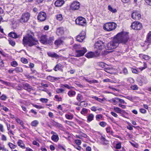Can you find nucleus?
Wrapping results in <instances>:
<instances>
[{
  "label": "nucleus",
  "instance_id": "obj_22",
  "mask_svg": "<svg viewBox=\"0 0 151 151\" xmlns=\"http://www.w3.org/2000/svg\"><path fill=\"white\" fill-rule=\"evenodd\" d=\"M62 65L60 63L57 64L54 68V70L55 71H57L58 70H61L62 69Z\"/></svg>",
  "mask_w": 151,
  "mask_h": 151
},
{
  "label": "nucleus",
  "instance_id": "obj_8",
  "mask_svg": "<svg viewBox=\"0 0 151 151\" xmlns=\"http://www.w3.org/2000/svg\"><path fill=\"white\" fill-rule=\"evenodd\" d=\"M131 27L134 29L139 30L142 28V25L138 22H134L132 24Z\"/></svg>",
  "mask_w": 151,
  "mask_h": 151
},
{
  "label": "nucleus",
  "instance_id": "obj_43",
  "mask_svg": "<svg viewBox=\"0 0 151 151\" xmlns=\"http://www.w3.org/2000/svg\"><path fill=\"white\" fill-rule=\"evenodd\" d=\"M86 81L87 82L89 83H98V81L95 79L92 80H87Z\"/></svg>",
  "mask_w": 151,
  "mask_h": 151
},
{
  "label": "nucleus",
  "instance_id": "obj_53",
  "mask_svg": "<svg viewBox=\"0 0 151 151\" xmlns=\"http://www.w3.org/2000/svg\"><path fill=\"white\" fill-rule=\"evenodd\" d=\"M100 139L101 141L104 143H106L107 142L106 139L103 136H101Z\"/></svg>",
  "mask_w": 151,
  "mask_h": 151
},
{
  "label": "nucleus",
  "instance_id": "obj_49",
  "mask_svg": "<svg viewBox=\"0 0 151 151\" xmlns=\"http://www.w3.org/2000/svg\"><path fill=\"white\" fill-rule=\"evenodd\" d=\"M119 102L122 104H126L124 100L122 99H121L118 97H116V99Z\"/></svg>",
  "mask_w": 151,
  "mask_h": 151
},
{
  "label": "nucleus",
  "instance_id": "obj_20",
  "mask_svg": "<svg viewBox=\"0 0 151 151\" xmlns=\"http://www.w3.org/2000/svg\"><path fill=\"white\" fill-rule=\"evenodd\" d=\"M148 82L147 79L144 77H143L141 78V79L139 81V83L141 84V85H142L143 83L146 84Z\"/></svg>",
  "mask_w": 151,
  "mask_h": 151
},
{
  "label": "nucleus",
  "instance_id": "obj_55",
  "mask_svg": "<svg viewBox=\"0 0 151 151\" xmlns=\"http://www.w3.org/2000/svg\"><path fill=\"white\" fill-rule=\"evenodd\" d=\"M55 99H58L57 101H62V98L61 97H59L57 95H56L55 96Z\"/></svg>",
  "mask_w": 151,
  "mask_h": 151
},
{
  "label": "nucleus",
  "instance_id": "obj_4",
  "mask_svg": "<svg viewBox=\"0 0 151 151\" xmlns=\"http://www.w3.org/2000/svg\"><path fill=\"white\" fill-rule=\"evenodd\" d=\"M117 27V24L114 22H109L105 23L103 25V29L106 31L110 32L115 29Z\"/></svg>",
  "mask_w": 151,
  "mask_h": 151
},
{
  "label": "nucleus",
  "instance_id": "obj_54",
  "mask_svg": "<svg viewBox=\"0 0 151 151\" xmlns=\"http://www.w3.org/2000/svg\"><path fill=\"white\" fill-rule=\"evenodd\" d=\"M40 101L43 103H47L48 101V99L45 98H41L40 100Z\"/></svg>",
  "mask_w": 151,
  "mask_h": 151
},
{
  "label": "nucleus",
  "instance_id": "obj_23",
  "mask_svg": "<svg viewBox=\"0 0 151 151\" xmlns=\"http://www.w3.org/2000/svg\"><path fill=\"white\" fill-rule=\"evenodd\" d=\"M47 54L49 56L52 57L58 58L59 57L58 55L55 53H51V52H49L47 53Z\"/></svg>",
  "mask_w": 151,
  "mask_h": 151
},
{
  "label": "nucleus",
  "instance_id": "obj_26",
  "mask_svg": "<svg viewBox=\"0 0 151 151\" xmlns=\"http://www.w3.org/2000/svg\"><path fill=\"white\" fill-rule=\"evenodd\" d=\"M76 92L75 91L72 90H70L68 93V96L70 97H72L74 96L76 94Z\"/></svg>",
  "mask_w": 151,
  "mask_h": 151
},
{
  "label": "nucleus",
  "instance_id": "obj_28",
  "mask_svg": "<svg viewBox=\"0 0 151 151\" xmlns=\"http://www.w3.org/2000/svg\"><path fill=\"white\" fill-rule=\"evenodd\" d=\"M139 56L140 57L146 60H149L150 59V57L148 55L140 54Z\"/></svg>",
  "mask_w": 151,
  "mask_h": 151
},
{
  "label": "nucleus",
  "instance_id": "obj_7",
  "mask_svg": "<svg viewBox=\"0 0 151 151\" xmlns=\"http://www.w3.org/2000/svg\"><path fill=\"white\" fill-rule=\"evenodd\" d=\"M47 17L46 13L44 12H40L37 16V19L40 22H42L45 21Z\"/></svg>",
  "mask_w": 151,
  "mask_h": 151
},
{
  "label": "nucleus",
  "instance_id": "obj_47",
  "mask_svg": "<svg viewBox=\"0 0 151 151\" xmlns=\"http://www.w3.org/2000/svg\"><path fill=\"white\" fill-rule=\"evenodd\" d=\"M127 81L128 83H133L134 82V80L133 79L131 78H129L127 80Z\"/></svg>",
  "mask_w": 151,
  "mask_h": 151
},
{
  "label": "nucleus",
  "instance_id": "obj_52",
  "mask_svg": "<svg viewBox=\"0 0 151 151\" xmlns=\"http://www.w3.org/2000/svg\"><path fill=\"white\" fill-rule=\"evenodd\" d=\"M121 143L119 142L116 145V148L117 149H119L121 148Z\"/></svg>",
  "mask_w": 151,
  "mask_h": 151
},
{
  "label": "nucleus",
  "instance_id": "obj_39",
  "mask_svg": "<svg viewBox=\"0 0 151 151\" xmlns=\"http://www.w3.org/2000/svg\"><path fill=\"white\" fill-rule=\"evenodd\" d=\"M92 98L95 99V100H97V101L100 102H102L104 101L103 99H101L95 96H93L92 97Z\"/></svg>",
  "mask_w": 151,
  "mask_h": 151
},
{
  "label": "nucleus",
  "instance_id": "obj_56",
  "mask_svg": "<svg viewBox=\"0 0 151 151\" xmlns=\"http://www.w3.org/2000/svg\"><path fill=\"white\" fill-rule=\"evenodd\" d=\"M131 70L132 72L133 73L138 74L139 73L138 70L136 69L132 68Z\"/></svg>",
  "mask_w": 151,
  "mask_h": 151
},
{
  "label": "nucleus",
  "instance_id": "obj_13",
  "mask_svg": "<svg viewBox=\"0 0 151 151\" xmlns=\"http://www.w3.org/2000/svg\"><path fill=\"white\" fill-rule=\"evenodd\" d=\"M84 34L83 32V33H81L78 35L76 37V40L79 42H82L85 37Z\"/></svg>",
  "mask_w": 151,
  "mask_h": 151
},
{
  "label": "nucleus",
  "instance_id": "obj_30",
  "mask_svg": "<svg viewBox=\"0 0 151 151\" xmlns=\"http://www.w3.org/2000/svg\"><path fill=\"white\" fill-rule=\"evenodd\" d=\"M94 55L93 52H90L87 53L85 56L88 58H93Z\"/></svg>",
  "mask_w": 151,
  "mask_h": 151
},
{
  "label": "nucleus",
  "instance_id": "obj_34",
  "mask_svg": "<svg viewBox=\"0 0 151 151\" xmlns=\"http://www.w3.org/2000/svg\"><path fill=\"white\" fill-rule=\"evenodd\" d=\"M87 109L85 108H83L81 111V114L84 116L86 115V114L87 113Z\"/></svg>",
  "mask_w": 151,
  "mask_h": 151
},
{
  "label": "nucleus",
  "instance_id": "obj_15",
  "mask_svg": "<svg viewBox=\"0 0 151 151\" xmlns=\"http://www.w3.org/2000/svg\"><path fill=\"white\" fill-rule=\"evenodd\" d=\"M64 3L63 0H57L55 3L56 6L59 7L62 6Z\"/></svg>",
  "mask_w": 151,
  "mask_h": 151
},
{
  "label": "nucleus",
  "instance_id": "obj_61",
  "mask_svg": "<svg viewBox=\"0 0 151 151\" xmlns=\"http://www.w3.org/2000/svg\"><path fill=\"white\" fill-rule=\"evenodd\" d=\"M63 86L66 88H68V89H71L72 87L69 86L68 85L65 84L63 85Z\"/></svg>",
  "mask_w": 151,
  "mask_h": 151
},
{
  "label": "nucleus",
  "instance_id": "obj_51",
  "mask_svg": "<svg viewBox=\"0 0 151 151\" xmlns=\"http://www.w3.org/2000/svg\"><path fill=\"white\" fill-rule=\"evenodd\" d=\"M21 61L23 63L25 64L27 63H28L27 59L24 58H21Z\"/></svg>",
  "mask_w": 151,
  "mask_h": 151
},
{
  "label": "nucleus",
  "instance_id": "obj_38",
  "mask_svg": "<svg viewBox=\"0 0 151 151\" xmlns=\"http://www.w3.org/2000/svg\"><path fill=\"white\" fill-rule=\"evenodd\" d=\"M8 41L9 44L12 46H13L15 45V43L14 41L11 38H9Z\"/></svg>",
  "mask_w": 151,
  "mask_h": 151
},
{
  "label": "nucleus",
  "instance_id": "obj_18",
  "mask_svg": "<svg viewBox=\"0 0 151 151\" xmlns=\"http://www.w3.org/2000/svg\"><path fill=\"white\" fill-rule=\"evenodd\" d=\"M9 36L14 39L18 38L19 36L14 32H11L9 34Z\"/></svg>",
  "mask_w": 151,
  "mask_h": 151
},
{
  "label": "nucleus",
  "instance_id": "obj_14",
  "mask_svg": "<svg viewBox=\"0 0 151 151\" xmlns=\"http://www.w3.org/2000/svg\"><path fill=\"white\" fill-rule=\"evenodd\" d=\"M23 88L24 89L27 90L29 92L31 90H32V87L27 83H24L23 84Z\"/></svg>",
  "mask_w": 151,
  "mask_h": 151
},
{
  "label": "nucleus",
  "instance_id": "obj_42",
  "mask_svg": "<svg viewBox=\"0 0 151 151\" xmlns=\"http://www.w3.org/2000/svg\"><path fill=\"white\" fill-rule=\"evenodd\" d=\"M83 96L80 94H78L77 97L76 99L79 102H80L81 101L82 99Z\"/></svg>",
  "mask_w": 151,
  "mask_h": 151
},
{
  "label": "nucleus",
  "instance_id": "obj_25",
  "mask_svg": "<svg viewBox=\"0 0 151 151\" xmlns=\"http://www.w3.org/2000/svg\"><path fill=\"white\" fill-rule=\"evenodd\" d=\"M87 122H90L93 120L94 118V115L92 114H91L87 116Z\"/></svg>",
  "mask_w": 151,
  "mask_h": 151
},
{
  "label": "nucleus",
  "instance_id": "obj_58",
  "mask_svg": "<svg viewBox=\"0 0 151 151\" xmlns=\"http://www.w3.org/2000/svg\"><path fill=\"white\" fill-rule=\"evenodd\" d=\"M139 111L141 113L143 114H145L147 112L146 110L143 108L140 109Z\"/></svg>",
  "mask_w": 151,
  "mask_h": 151
},
{
  "label": "nucleus",
  "instance_id": "obj_62",
  "mask_svg": "<svg viewBox=\"0 0 151 151\" xmlns=\"http://www.w3.org/2000/svg\"><path fill=\"white\" fill-rule=\"evenodd\" d=\"M6 98V96L4 95H2L1 97V99L3 100H5Z\"/></svg>",
  "mask_w": 151,
  "mask_h": 151
},
{
  "label": "nucleus",
  "instance_id": "obj_19",
  "mask_svg": "<svg viewBox=\"0 0 151 151\" xmlns=\"http://www.w3.org/2000/svg\"><path fill=\"white\" fill-rule=\"evenodd\" d=\"M145 42L146 43L148 42L149 43H151V32L150 31L148 33L147 37V39L145 41Z\"/></svg>",
  "mask_w": 151,
  "mask_h": 151
},
{
  "label": "nucleus",
  "instance_id": "obj_45",
  "mask_svg": "<svg viewBox=\"0 0 151 151\" xmlns=\"http://www.w3.org/2000/svg\"><path fill=\"white\" fill-rule=\"evenodd\" d=\"M8 145L11 149H14L16 147V145L10 142L9 143Z\"/></svg>",
  "mask_w": 151,
  "mask_h": 151
},
{
  "label": "nucleus",
  "instance_id": "obj_36",
  "mask_svg": "<svg viewBox=\"0 0 151 151\" xmlns=\"http://www.w3.org/2000/svg\"><path fill=\"white\" fill-rule=\"evenodd\" d=\"M39 124V122L37 120H34L31 123V125L34 127H36Z\"/></svg>",
  "mask_w": 151,
  "mask_h": 151
},
{
  "label": "nucleus",
  "instance_id": "obj_37",
  "mask_svg": "<svg viewBox=\"0 0 151 151\" xmlns=\"http://www.w3.org/2000/svg\"><path fill=\"white\" fill-rule=\"evenodd\" d=\"M0 81L2 83L4 84L5 85L8 86H11V83L9 82L5 81L1 79H0Z\"/></svg>",
  "mask_w": 151,
  "mask_h": 151
},
{
  "label": "nucleus",
  "instance_id": "obj_21",
  "mask_svg": "<svg viewBox=\"0 0 151 151\" xmlns=\"http://www.w3.org/2000/svg\"><path fill=\"white\" fill-rule=\"evenodd\" d=\"M108 9L113 13L117 12V11L116 9L113 8L110 5H108Z\"/></svg>",
  "mask_w": 151,
  "mask_h": 151
},
{
  "label": "nucleus",
  "instance_id": "obj_64",
  "mask_svg": "<svg viewBox=\"0 0 151 151\" xmlns=\"http://www.w3.org/2000/svg\"><path fill=\"white\" fill-rule=\"evenodd\" d=\"M111 114L114 116L115 117H117L118 116V115L115 113L114 112H111Z\"/></svg>",
  "mask_w": 151,
  "mask_h": 151
},
{
  "label": "nucleus",
  "instance_id": "obj_9",
  "mask_svg": "<svg viewBox=\"0 0 151 151\" xmlns=\"http://www.w3.org/2000/svg\"><path fill=\"white\" fill-rule=\"evenodd\" d=\"M87 50L85 48L83 47L82 49L79 50H76V57H80L83 55L87 52Z\"/></svg>",
  "mask_w": 151,
  "mask_h": 151
},
{
  "label": "nucleus",
  "instance_id": "obj_63",
  "mask_svg": "<svg viewBox=\"0 0 151 151\" xmlns=\"http://www.w3.org/2000/svg\"><path fill=\"white\" fill-rule=\"evenodd\" d=\"M123 73L126 75L128 73V71L126 68H124L123 70Z\"/></svg>",
  "mask_w": 151,
  "mask_h": 151
},
{
  "label": "nucleus",
  "instance_id": "obj_17",
  "mask_svg": "<svg viewBox=\"0 0 151 151\" xmlns=\"http://www.w3.org/2000/svg\"><path fill=\"white\" fill-rule=\"evenodd\" d=\"M64 33V31L62 28H59L57 29L56 33L58 36L63 35Z\"/></svg>",
  "mask_w": 151,
  "mask_h": 151
},
{
  "label": "nucleus",
  "instance_id": "obj_24",
  "mask_svg": "<svg viewBox=\"0 0 151 151\" xmlns=\"http://www.w3.org/2000/svg\"><path fill=\"white\" fill-rule=\"evenodd\" d=\"M63 42V41L61 39H58L55 41L54 44L55 45L58 46L62 44Z\"/></svg>",
  "mask_w": 151,
  "mask_h": 151
},
{
  "label": "nucleus",
  "instance_id": "obj_33",
  "mask_svg": "<svg viewBox=\"0 0 151 151\" xmlns=\"http://www.w3.org/2000/svg\"><path fill=\"white\" fill-rule=\"evenodd\" d=\"M65 117L68 119L72 120L73 118V115L71 114H66L65 115Z\"/></svg>",
  "mask_w": 151,
  "mask_h": 151
},
{
  "label": "nucleus",
  "instance_id": "obj_48",
  "mask_svg": "<svg viewBox=\"0 0 151 151\" xmlns=\"http://www.w3.org/2000/svg\"><path fill=\"white\" fill-rule=\"evenodd\" d=\"M56 19L57 20L61 21L63 19V17L62 15L61 14H58L56 16Z\"/></svg>",
  "mask_w": 151,
  "mask_h": 151
},
{
  "label": "nucleus",
  "instance_id": "obj_6",
  "mask_svg": "<svg viewBox=\"0 0 151 151\" xmlns=\"http://www.w3.org/2000/svg\"><path fill=\"white\" fill-rule=\"evenodd\" d=\"M30 17V14L26 12L22 14L21 18L19 19L20 22L23 23L27 22Z\"/></svg>",
  "mask_w": 151,
  "mask_h": 151
},
{
  "label": "nucleus",
  "instance_id": "obj_27",
  "mask_svg": "<svg viewBox=\"0 0 151 151\" xmlns=\"http://www.w3.org/2000/svg\"><path fill=\"white\" fill-rule=\"evenodd\" d=\"M47 79L51 82H54L57 80V78L49 76L47 77Z\"/></svg>",
  "mask_w": 151,
  "mask_h": 151
},
{
  "label": "nucleus",
  "instance_id": "obj_44",
  "mask_svg": "<svg viewBox=\"0 0 151 151\" xmlns=\"http://www.w3.org/2000/svg\"><path fill=\"white\" fill-rule=\"evenodd\" d=\"M12 66L14 67H16L18 65V63L15 61H14L12 62L11 63Z\"/></svg>",
  "mask_w": 151,
  "mask_h": 151
},
{
  "label": "nucleus",
  "instance_id": "obj_50",
  "mask_svg": "<svg viewBox=\"0 0 151 151\" xmlns=\"http://www.w3.org/2000/svg\"><path fill=\"white\" fill-rule=\"evenodd\" d=\"M133 90H137L138 89V87L137 85H134L130 87Z\"/></svg>",
  "mask_w": 151,
  "mask_h": 151
},
{
  "label": "nucleus",
  "instance_id": "obj_3",
  "mask_svg": "<svg viewBox=\"0 0 151 151\" xmlns=\"http://www.w3.org/2000/svg\"><path fill=\"white\" fill-rule=\"evenodd\" d=\"M54 37H52L47 38V36L46 35H42L39 38V41L42 44L44 45L48 44L51 45L52 44V41L54 40Z\"/></svg>",
  "mask_w": 151,
  "mask_h": 151
},
{
  "label": "nucleus",
  "instance_id": "obj_41",
  "mask_svg": "<svg viewBox=\"0 0 151 151\" xmlns=\"http://www.w3.org/2000/svg\"><path fill=\"white\" fill-rule=\"evenodd\" d=\"M74 48L76 50H79L82 49L83 47H81L79 45H75L74 46Z\"/></svg>",
  "mask_w": 151,
  "mask_h": 151
},
{
  "label": "nucleus",
  "instance_id": "obj_10",
  "mask_svg": "<svg viewBox=\"0 0 151 151\" xmlns=\"http://www.w3.org/2000/svg\"><path fill=\"white\" fill-rule=\"evenodd\" d=\"M132 17L134 20H139L141 18V14L139 12L134 11L132 13Z\"/></svg>",
  "mask_w": 151,
  "mask_h": 151
},
{
  "label": "nucleus",
  "instance_id": "obj_31",
  "mask_svg": "<svg viewBox=\"0 0 151 151\" xmlns=\"http://www.w3.org/2000/svg\"><path fill=\"white\" fill-rule=\"evenodd\" d=\"M98 65L102 68H106L108 65L104 63L101 62L98 63Z\"/></svg>",
  "mask_w": 151,
  "mask_h": 151
},
{
  "label": "nucleus",
  "instance_id": "obj_1",
  "mask_svg": "<svg viewBox=\"0 0 151 151\" xmlns=\"http://www.w3.org/2000/svg\"><path fill=\"white\" fill-rule=\"evenodd\" d=\"M129 39L128 33L127 32H122L116 35L112 41L108 43L107 45V49L111 50L116 48L119 43L126 44Z\"/></svg>",
  "mask_w": 151,
  "mask_h": 151
},
{
  "label": "nucleus",
  "instance_id": "obj_40",
  "mask_svg": "<svg viewBox=\"0 0 151 151\" xmlns=\"http://www.w3.org/2000/svg\"><path fill=\"white\" fill-rule=\"evenodd\" d=\"M64 90L62 88H58L56 89V92L57 93H63Z\"/></svg>",
  "mask_w": 151,
  "mask_h": 151
},
{
  "label": "nucleus",
  "instance_id": "obj_16",
  "mask_svg": "<svg viewBox=\"0 0 151 151\" xmlns=\"http://www.w3.org/2000/svg\"><path fill=\"white\" fill-rule=\"evenodd\" d=\"M17 144L18 146L23 149L26 148L25 144L24 143L23 141L21 139H19L18 140Z\"/></svg>",
  "mask_w": 151,
  "mask_h": 151
},
{
  "label": "nucleus",
  "instance_id": "obj_57",
  "mask_svg": "<svg viewBox=\"0 0 151 151\" xmlns=\"http://www.w3.org/2000/svg\"><path fill=\"white\" fill-rule=\"evenodd\" d=\"M75 142L77 145H80L81 143V141L79 139H76L75 140Z\"/></svg>",
  "mask_w": 151,
  "mask_h": 151
},
{
  "label": "nucleus",
  "instance_id": "obj_12",
  "mask_svg": "<svg viewBox=\"0 0 151 151\" xmlns=\"http://www.w3.org/2000/svg\"><path fill=\"white\" fill-rule=\"evenodd\" d=\"M95 46L96 48L100 50H102L104 47V43L101 41H99L96 42Z\"/></svg>",
  "mask_w": 151,
  "mask_h": 151
},
{
  "label": "nucleus",
  "instance_id": "obj_11",
  "mask_svg": "<svg viewBox=\"0 0 151 151\" xmlns=\"http://www.w3.org/2000/svg\"><path fill=\"white\" fill-rule=\"evenodd\" d=\"M80 4L77 1H75L72 3L70 6V9L72 10L78 9L80 8Z\"/></svg>",
  "mask_w": 151,
  "mask_h": 151
},
{
  "label": "nucleus",
  "instance_id": "obj_59",
  "mask_svg": "<svg viewBox=\"0 0 151 151\" xmlns=\"http://www.w3.org/2000/svg\"><path fill=\"white\" fill-rule=\"evenodd\" d=\"M100 125L102 127H104L106 125V123L103 122H101L99 123Z\"/></svg>",
  "mask_w": 151,
  "mask_h": 151
},
{
  "label": "nucleus",
  "instance_id": "obj_60",
  "mask_svg": "<svg viewBox=\"0 0 151 151\" xmlns=\"http://www.w3.org/2000/svg\"><path fill=\"white\" fill-rule=\"evenodd\" d=\"M144 67L142 68H139V69L141 70H143L147 68V64L145 63H144Z\"/></svg>",
  "mask_w": 151,
  "mask_h": 151
},
{
  "label": "nucleus",
  "instance_id": "obj_32",
  "mask_svg": "<svg viewBox=\"0 0 151 151\" xmlns=\"http://www.w3.org/2000/svg\"><path fill=\"white\" fill-rule=\"evenodd\" d=\"M114 110L116 112L118 113H121L123 111V110L117 107H114Z\"/></svg>",
  "mask_w": 151,
  "mask_h": 151
},
{
  "label": "nucleus",
  "instance_id": "obj_35",
  "mask_svg": "<svg viewBox=\"0 0 151 151\" xmlns=\"http://www.w3.org/2000/svg\"><path fill=\"white\" fill-rule=\"evenodd\" d=\"M14 70L17 73H22L23 71V69L22 68L19 67L16 68L14 69Z\"/></svg>",
  "mask_w": 151,
  "mask_h": 151
},
{
  "label": "nucleus",
  "instance_id": "obj_29",
  "mask_svg": "<svg viewBox=\"0 0 151 151\" xmlns=\"http://www.w3.org/2000/svg\"><path fill=\"white\" fill-rule=\"evenodd\" d=\"M52 139L55 142H57L59 140V137L57 135H53L51 137Z\"/></svg>",
  "mask_w": 151,
  "mask_h": 151
},
{
  "label": "nucleus",
  "instance_id": "obj_5",
  "mask_svg": "<svg viewBox=\"0 0 151 151\" xmlns=\"http://www.w3.org/2000/svg\"><path fill=\"white\" fill-rule=\"evenodd\" d=\"M75 22L76 24L82 26H85L86 24L85 19L81 17H78L76 19Z\"/></svg>",
  "mask_w": 151,
  "mask_h": 151
},
{
  "label": "nucleus",
  "instance_id": "obj_46",
  "mask_svg": "<svg viewBox=\"0 0 151 151\" xmlns=\"http://www.w3.org/2000/svg\"><path fill=\"white\" fill-rule=\"evenodd\" d=\"M116 99V98H115L112 99L111 101H112V102L114 103V104L116 105L118 104V101H118Z\"/></svg>",
  "mask_w": 151,
  "mask_h": 151
},
{
  "label": "nucleus",
  "instance_id": "obj_2",
  "mask_svg": "<svg viewBox=\"0 0 151 151\" xmlns=\"http://www.w3.org/2000/svg\"><path fill=\"white\" fill-rule=\"evenodd\" d=\"M22 43L25 46L28 45L31 47L38 44L39 42L37 39L33 37L32 35H27L25 37H24Z\"/></svg>",
  "mask_w": 151,
  "mask_h": 151
}]
</instances>
